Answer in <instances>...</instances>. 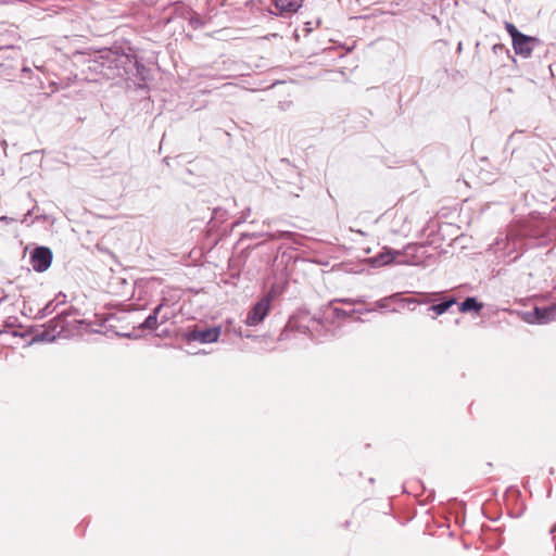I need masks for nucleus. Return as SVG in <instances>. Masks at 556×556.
Listing matches in <instances>:
<instances>
[{
    "instance_id": "obj_30",
    "label": "nucleus",
    "mask_w": 556,
    "mask_h": 556,
    "mask_svg": "<svg viewBox=\"0 0 556 556\" xmlns=\"http://www.w3.org/2000/svg\"><path fill=\"white\" fill-rule=\"evenodd\" d=\"M556 531V523L551 528L549 534H553Z\"/></svg>"
},
{
    "instance_id": "obj_4",
    "label": "nucleus",
    "mask_w": 556,
    "mask_h": 556,
    "mask_svg": "<svg viewBox=\"0 0 556 556\" xmlns=\"http://www.w3.org/2000/svg\"><path fill=\"white\" fill-rule=\"evenodd\" d=\"M278 294L276 286L274 285L270 290L249 311L245 324L248 326H256L261 324L268 315L270 304L274 298Z\"/></svg>"
},
{
    "instance_id": "obj_11",
    "label": "nucleus",
    "mask_w": 556,
    "mask_h": 556,
    "mask_svg": "<svg viewBox=\"0 0 556 556\" xmlns=\"http://www.w3.org/2000/svg\"><path fill=\"white\" fill-rule=\"evenodd\" d=\"M483 303L478 301L476 296H467L463 302L458 304V311L460 313L473 312L479 314L483 308Z\"/></svg>"
},
{
    "instance_id": "obj_24",
    "label": "nucleus",
    "mask_w": 556,
    "mask_h": 556,
    "mask_svg": "<svg viewBox=\"0 0 556 556\" xmlns=\"http://www.w3.org/2000/svg\"><path fill=\"white\" fill-rule=\"evenodd\" d=\"M162 311L163 308L157 304L153 309L152 312L150 313L151 315H154V317H156L157 319L160 318V315L162 314Z\"/></svg>"
},
{
    "instance_id": "obj_33",
    "label": "nucleus",
    "mask_w": 556,
    "mask_h": 556,
    "mask_svg": "<svg viewBox=\"0 0 556 556\" xmlns=\"http://www.w3.org/2000/svg\"><path fill=\"white\" fill-rule=\"evenodd\" d=\"M235 332H236L238 336H240V337H242V336H243V334H242V332H241V328H239V330H235Z\"/></svg>"
},
{
    "instance_id": "obj_29",
    "label": "nucleus",
    "mask_w": 556,
    "mask_h": 556,
    "mask_svg": "<svg viewBox=\"0 0 556 556\" xmlns=\"http://www.w3.org/2000/svg\"><path fill=\"white\" fill-rule=\"evenodd\" d=\"M300 330H301V332H303L305 334H308V332H309V328L307 326H305V327L304 326H300Z\"/></svg>"
},
{
    "instance_id": "obj_18",
    "label": "nucleus",
    "mask_w": 556,
    "mask_h": 556,
    "mask_svg": "<svg viewBox=\"0 0 556 556\" xmlns=\"http://www.w3.org/2000/svg\"><path fill=\"white\" fill-rule=\"evenodd\" d=\"M293 236H294L293 232H291V231H282V230L267 233V237L270 240L291 239Z\"/></svg>"
},
{
    "instance_id": "obj_27",
    "label": "nucleus",
    "mask_w": 556,
    "mask_h": 556,
    "mask_svg": "<svg viewBox=\"0 0 556 556\" xmlns=\"http://www.w3.org/2000/svg\"><path fill=\"white\" fill-rule=\"evenodd\" d=\"M137 75L140 76V79L144 80L148 78V75L150 74V72H140V71H137L136 72Z\"/></svg>"
},
{
    "instance_id": "obj_8",
    "label": "nucleus",
    "mask_w": 556,
    "mask_h": 556,
    "mask_svg": "<svg viewBox=\"0 0 556 556\" xmlns=\"http://www.w3.org/2000/svg\"><path fill=\"white\" fill-rule=\"evenodd\" d=\"M278 83L279 81L276 80L275 83L270 84L269 86H266V85L263 84V81L255 80L253 78V76L251 75V73L242 74L240 76V81H239L241 88L244 89V90H249V91L265 90V89H267L269 87L275 86Z\"/></svg>"
},
{
    "instance_id": "obj_3",
    "label": "nucleus",
    "mask_w": 556,
    "mask_h": 556,
    "mask_svg": "<svg viewBox=\"0 0 556 556\" xmlns=\"http://www.w3.org/2000/svg\"><path fill=\"white\" fill-rule=\"evenodd\" d=\"M220 334L222 326L200 327L199 325H192L182 332V338L188 342L206 344L217 342Z\"/></svg>"
},
{
    "instance_id": "obj_23",
    "label": "nucleus",
    "mask_w": 556,
    "mask_h": 556,
    "mask_svg": "<svg viewBox=\"0 0 556 556\" xmlns=\"http://www.w3.org/2000/svg\"><path fill=\"white\" fill-rule=\"evenodd\" d=\"M291 106H292V102H291V101H280V102H279V104H278V108H279L281 111H287V110H289Z\"/></svg>"
},
{
    "instance_id": "obj_12",
    "label": "nucleus",
    "mask_w": 556,
    "mask_h": 556,
    "mask_svg": "<svg viewBox=\"0 0 556 556\" xmlns=\"http://www.w3.org/2000/svg\"><path fill=\"white\" fill-rule=\"evenodd\" d=\"M303 0H275V5L280 12L294 13L302 7Z\"/></svg>"
},
{
    "instance_id": "obj_34",
    "label": "nucleus",
    "mask_w": 556,
    "mask_h": 556,
    "mask_svg": "<svg viewBox=\"0 0 556 556\" xmlns=\"http://www.w3.org/2000/svg\"><path fill=\"white\" fill-rule=\"evenodd\" d=\"M350 525H351V521L346 520V521L344 522V528H349V527H350Z\"/></svg>"
},
{
    "instance_id": "obj_21",
    "label": "nucleus",
    "mask_w": 556,
    "mask_h": 556,
    "mask_svg": "<svg viewBox=\"0 0 556 556\" xmlns=\"http://www.w3.org/2000/svg\"><path fill=\"white\" fill-rule=\"evenodd\" d=\"M173 317H174V314L169 313L167 309H163L162 314L160 315V324H165Z\"/></svg>"
},
{
    "instance_id": "obj_15",
    "label": "nucleus",
    "mask_w": 556,
    "mask_h": 556,
    "mask_svg": "<svg viewBox=\"0 0 556 556\" xmlns=\"http://www.w3.org/2000/svg\"><path fill=\"white\" fill-rule=\"evenodd\" d=\"M58 338L56 333H53V331L48 330L47 328L42 330L41 332L36 333L31 342L33 343H39V342H53Z\"/></svg>"
},
{
    "instance_id": "obj_38",
    "label": "nucleus",
    "mask_w": 556,
    "mask_h": 556,
    "mask_svg": "<svg viewBox=\"0 0 556 556\" xmlns=\"http://www.w3.org/2000/svg\"><path fill=\"white\" fill-rule=\"evenodd\" d=\"M3 299H0V304L2 303Z\"/></svg>"
},
{
    "instance_id": "obj_9",
    "label": "nucleus",
    "mask_w": 556,
    "mask_h": 556,
    "mask_svg": "<svg viewBox=\"0 0 556 556\" xmlns=\"http://www.w3.org/2000/svg\"><path fill=\"white\" fill-rule=\"evenodd\" d=\"M68 312H61L47 323L46 328L50 331H53V333H56V336L60 337L63 332L67 330L66 318L68 317Z\"/></svg>"
},
{
    "instance_id": "obj_19",
    "label": "nucleus",
    "mask_w": 556,
    "mask_h": 556,
    "mask_svg": "<svg viewBox=\"0 0 556 556\" xmlns=\"http://www.w3.org/2000/svg\"><path fill=\"white\" fill-rule=\"evenodd\" d=\"M250 214H251V208L250 207H247L245 210H243L241 212V215L238 218V220H236L233 223L232 227H236V226H238V225H240L242 223H245L248 220V217L250 216Z\"/></svg>"
},
{
    "instance_id": "obj_32",
    "label": "nucleus",
    "mask_w": 556,
    "mask_h": 556,
    "mask_svg": "<svg viewBox=\"0 0 556 556\" xmlns=\"http://www.w3.org/2000/svg\"><path fill=\"white\" fill-rule=\"evenodd\" d=\"M0 220H2V222H8V220H9V218H8V216H1V217H0Z\"/></svg>"
},
{
    "instance_id": "obj_13",
    "label": "nucleus",
    "mask_w": 556,
    "mask_h": 556,
    "mask_svg": "<svg viewBox=\"0 0 556 556\" xmlns=\"http://www.w3.org/2000/svg\"><path fill=\"white\" fill-rule=\"evenodd\" d=\"M456 298L451 296L442 300L439 303L429 306L428 311L434 312L437 316L446 313L454 304H456Z\"/></svg>"
},
{
    "instance_id": "obj_35",
    "label": "nucleus",
    "mask_w": 556,
    "mask_h": 556,
    "mask_svg": "<svg viewBox=\"0 0 556 556\" xmlns=\"http://www.w3.org/2000/svg\"><path fill=\"white\" fill-rule=\"evenodd\" d=\"M124 337H126V338H135L131 333H125Z\"/></svg>"
},
{
    "instance_id": "obj_6",
    "label": "nucleus",
    "mask_w": 556,
    "mask_h": 556,
    "mask_svg": "<svg viewBox=\"0 0 556 556\" xmlns=\"http://www.w3.org/2000/svg\"><path fill=\"white\" fill-rule=\"evenodd\" d=\"M556 317V304L540 307L535 306L532 312L528 313L525 320L529 324L544 325Z\"/></svg>"
},
{
    "instance_id": "obj_39",
    "label": "nucleus",
    "mask_w": 556,
    "mask_h": 556,
    "mask_svg": "<svg viewBox=\"0 0 556 556\" xmlns=\"http://www.w3.org/2000/svg\"><path fill=\"white\" fill-rule=\"evenodd\" d=\"M2 333V331L0 330V334Z\"/></svg>"
},
{
    "instance_id": "obj_22",
    "label": "nucleus",
    "mask_w": 556,
    "mask_h": 556,
    "mask_svg": "<svg viewBox=\"0 0 556 556\" xmlns=\"http://www.w3.org/2000/svg\"><path fill=\"white\" fill-rule=\"evenodd\" d=\"M52 301H54V304H58V307H59L61 304L65 303L66 295L64 293L60 292L55 295V298Z\"/></svg>"
},
{
    "instance_id": "obj_31",
    "label": "nucleus",
    "mask_w": 556,
    "mask_h": 556,
    "mask_svg": "<svg viewBox=\"0 0 556 556\" xmlns=\"http://www.w3.org/2000/svg\"><path fill=\"white\" fill-rule=\"evenodd\" d=\"M548 73H549L548 79H553V78L555 77V75H554V73H555V72H554V71H551V72H548Z\"/></svg>"
},
{
    "instance_id": "obj_2",
    "label": "nucleus",
    "mask_w": 556,
    "mask_h": 556,
    "mask_svg": "<svg viewBox=\"0 0 556 556\" xmlns=\"http://www.w3.org/2000/svg\"><path fill=\"white\" fill-rule=\"evenodd\" d=\"M504 26L511 37V43L516 54L523 58H529L533 49L540 43V40L535 37L527 36L520 33L510 22H505Z\"/></svg>"
},
{
    "instance_id": "obj_10",
    "label": "nucleus",
    "mask_w": 556,
    "mask_h": 556,
    "mask_svg": "<svg viewBox=\"0 0 556 556\" xmlns=\"http://www.w3.org/2000/svg\"><path fill=\"white\" fill-rule=\"evenodd\" d=\"M401 254V251L393 250L390 248H383V250L372 258V264L376 266L389 265L393 263L395 258Z\"/></svg>"
},
{
    "instance_id": "obj_36",
    "label": "nucleus",
    "mask_w": 556,
    "mask_h": 556,
    "mask_svg": "<svg viewBox=\"0 0 556 556\" xmlns=\"http://www.w3.org/2000/svg\"><path fill=\"white\" fill-rule=\"evenodd\" d=\"M281 162L289 164V160L287 159H281Z\"/></svg>"
},
{
    "instance_id": "obj_20",
    "label": "nucleus",
    "mask_w": 556,
    "mask_h": 556,
    "mask_svg": "<svg viewBox=\"0 0 556 556\" xmlns=\"http://www.w3.org/2000/svg\"><path fill=\"white\" fill-rule=\"evenodd\" d=\"M352 313H353V311L348 312V311H345L343 308H339V307L333 308V316L336 318H348L352 315Z\"/></svg>"
},
{
    "instance_id": "obj_25",
    "label": "nucleus",
    "mask_w": 556,
    "mask_h": 556,
    "mask_svg": "<svg viewBox=\"0 0 556 556\" xmlns=\"http://www.w3.org/2000/svg\"><path fill=\"white\" fill-rule=\"evenodd\" d=\"M522 132H523L522 130L514 131V132L509 136V138H508V140H507V142H506V148L510 144V142H511V141L517 137V136L521 135Z\"/></svg>"
},
{
    "instance_id": "obj_7",
    "label": "nucleus",
    "mask_w": 556,
    "mask_h": 556,
    "mask_svg": "<svg viewBox=\"0 0 556 556\" xmlns=\"http://www.w3.org/2000/svg\"><path fill=\"white\" fill-rule=\"evenodd\" d=\"M428 302H429V299H425V300L404 299V298H402L401 293H394V294H391L389 296H386L383 299L376 301L375 305L377 308H380V309H386L389 312H396L397 309L395 307L391 306L393 303H401L402 305H404V303L425 304Z\"/></svg>"
},
{
    "instance_id": "obj_1",
    "label": "nucleus",
    "mask_w": 556,
    "mask_h": 556,
    "mask_svg": "<svg viewBox=\"0 0 556 556\" xmlns=\"http://www.w3.org/2000/svg\"><path fill=\"white\" fill-rule=\"evenodd\" d=\"M546 237V227L544 225H534L531 223L520 224L510 227L505 236H498L490 245V251L498 260L507 263L517 261L523 251L532 245L541 244Z\"/></svg>"
},
{
    "instance_id": "obj_5",
    "label": "nucleus",
    "mask_w": 556,
    "mask_h": 556,
    "mask_svg": "<svg viewBox=\"0 0 556 556\" xmlns=\"http://www.w3.org/2000/svg\"><path fill=\"white\" fill-rule=\"evenodd\" d=\"M53 253L50 248L45 245L36 247L29 255L33 269L37 273H43L51 266Z\"/></svg>"
},
{
    "instance_id": "obj_26",
    "label": "nucleus",
    "mask_w": 556,
    "mask_h": 556,
    "mask_svg": "<svg viewBox=\"0 0 556 556\" xmlns=\"http://www.w3.org/2000/svg\"><path fill=\"white\" fill-rule=\"evenodd\" d=\"M159 305L163 308V309H166L168 306H169V303H168V300L166 298H163L161 300V302L159 303Z\"/></svg>"
},
{
    "instance_id": "obj_14",
    "label": "nucleus",
    "mask_w": 556,
    "mask_h": 556,
    "mask_svg": "<svg viewBox=\"0 0 556 556\" xmlns=\"http://www.w3.org/2000/svg\"><path fill=\"white\" fill-rule=\"evenodd\" d=\"M228 212L223 207H215L212 211L210 224L212 228L217 227L219 224L224 223L227 219Z\"/></svg>"
},
{
    "instance_id": "obj_28",
    "label": "nucleus",
    "mask_w": 556,
    "mask_h": 556,
    "mask_svg": "<svg viewBox=\"0 0 556 556\" xmlns=\"http://www.w3.org/2000/svg\"><path fill=\"white\" fill-rule=\"evenodd\" d=\"M64 312H68L70 313L68 316H72V315H75V314L79 313V311L74 308V307H71L70 309H65Z\"/></svg>"
},
{
    "instance_id": "obj_17",
    "label": "nucleus",
    "mask_w": 556,
    "mask_h": 556,
    "mask_svg": "<svg viewBox=\"0 0 556 556\" xmlns=\"http://www.w3.org/2000/svg\"><path fill=\"white\" fill-rule=\"evenodd\" d=\"M58 308V304L54 301H49L42 308H40L35 315V319H43L48 315L52 314Z\"/></svg>"
},
{
    "instance_id": "obj_16",
    "label": "nucleus",
    "mask_w": 556,
    "mask_h": 556,
    "mask_svg": "<svg viewBox=\"0 0 556 556\" xmlns=\"http://www.w3.org/2000/svg\"><path fill=\"white\" fill-rule=\"evenodd\" d=\"M160 321L154 315L149 314L147 318L138 326L140 330L153 331L157 329Z\"/></svg>"
},
{
    "instance_id": "obj_37",
    "label": "nucleus",
    "mask_w": 556,
    "mask_h": 556,
    "mask_svg": "<svg viewBox=\"0 0 556 556\" xmlns=\"http://www.w3.org/2000/svg\"><path fill=\"white\" fill-rule=\"evenodd\" d=\"M356 232H357V233H359V235H362V236H365V232H364V231H362V230H357Z\"/></svg>"
}]
</instances>
